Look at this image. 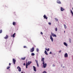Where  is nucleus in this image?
Masks as SVG:
<instances>
[{"mask_svg":"<svg viewBox=\"0 0 73 73\" xmlns=\"http://www.w3.org/2000/svg\"><path fill=\"white\" fill-rule=\"evenodd\" d=\"M39 50L38 48H37L36 49V51L37 52H38V51Z\"/></svg>","mask_w":73,"mask_h":73,"instance_id":"27","label":"nucleus"},{"mask_svg":"<svg viewBox=\"0 0 73 73\" xmlns=\"http://www.w3.org/2000/svg\"><path fill=\"white\" fill-rule=\"evenodd\" d=\"M40 34H41V35H43V33H42V32H40Z\"/></svg>","mask_w":73,"mask_h":73,"instance_id":"34","label":"nucleus"},{"mask_svg":"<svg viewBox=\"0 0 73 73\" xmlns=\"http://www.w3.org/2000/svg\"><path fill=\"white\" fill-rule=\"evenodd\" d=\"M42 64H43V66L44 68H45L46 67L47 64H46V63H45V62H42Z\"/></svg>","mask_w":73,"mask_h":73,"instance_id":"2","label":"nucleus"},{"mask_svg":"<svg viewBox=\"0 0 73 73\" xmlns=\"http://www.w3.org/2000/svg\"><path fill=\"white\" fill-rule=\"evenodd\" d=\"M23 48H27V47H26V46H23Z\"/></svg>","mask_w":73,"mask_h":73,"instance_id":"35","label":"nucleus"},{"mask_svg":"<svg viewBox=\"0 0 73 73\" xmlns=\"http://www.w3.org/2000/svg\"><path fill=\"white\" fill-rule=\"evenodd\" d=\"M64 33H65V31H64Z\"/></svg>","mask_w":73,"mask_h":73,"instance_id":"40","label":"nucleus"},{"mask_svg":"<svg viewBox=\"0 0 73 73\" xmlns=\"http://www.w3.org/2000/svg\"><path fill=\"white\" fill-rule=\"evenodd\" d=\"M50 54H52V52H50V53H49Z\"/></svg>","mask_w":73,"mask_h":73,"instance_id":"38","label":"nucleus"},{"mask_svg":"<svg viewBox=\"0 0 73 73\" xmlns=\"http://www.w3.org/2000/svg\"><path fill=\"white\" fill-rule=\"evenodd\" d=\"M17 69H18V71L19 72H21V68L19 66L17 67Z\"/></svg>","mask_w":73,"mask_h":73,"instance_id":"3","label":"nucleus"},{"mask_svg":"<svg viewBox=\"0 0 73 73\" xmlns=\"http://www.w3.org/2000/svg\"><path fill=\"white\" fill-rule=\"evenodd\" d=\"M35 55V54L34 53H31V56H34Z\"/></svg>","mask_w":73,"mask_h":73,"instance_id":"26","label":"nucleus"},{"mask_svg":"<svg viewBox=\"0 0 73 73\" xmlns=\"http://www.w3.org/2000/svg\"><path fill=\"white\" fill-rule=\"evenodd\" d=\"M72 9L73 10V7L72 8Z\"/></svg>","mask_w":73,"mask_h":73,"instance_id":"41","label":"nucleus"},{"mask_svg":"<svg viewBox=\"0 0 73 73\" xmlns=\"http://www.w3.org/2000/svg\"><path fill=\"white\" fill-rule=\"evenodd\" d=\"M44 53L45 54H46V55H48V53H47V52L46 51V50H45L44 51Z\"/></svg>","mask_w":73,"mask_h":73,"instance_id":"19","label":"nucleus"},{"mask_svg":"<svg viewBox=\"0 0 73 73\" xmlns=\"http://www.w3.org/2000/svg\"><path fill=\"white\" fill-rule=\"evenodd\" d=\"M42 73H46V71H44Z\"/></svg>","mask_w":73,"mask_h":73,"instance_id":"31","label":"nucleus"},{"mask_svg":"<svg viewBox=\"0 0 73 73\" xmlns=\"http://www.w3.org/2000/svg\"><path fill=\"white\" fill-rule=\"evenodd\" d=\"M69 41L70 42H71V40L70 39H69Z\"/></svg>","mask_w":73,"mask_h":73,"instance_id":"33","label":"nucleus"},{"mask_svg":"<svg viewBox=\"0 0 73 73\" xmlns=\"http://www.w3.org/2000/svg\"><path fill=\"white\" fill-rule=\"evenodd\" d=\"M16 35V33H14L13 35H11V37H13V38H14L15 37V35Z\"/></svg>","mask_w":73,"mask_h":73,"instance_id":"17","label":"nucleus"},{"mask_svg":"<svg viewBox=\"0 0 73 73\" xmlns=\"http://www.w3.org/2000/svg\"><path fill=\"white\" fill-rule=\"evenodd\" d=\"M8 37L9 36L8 35H7L5 37H4V38H5V39H7L8 38Z\"/></svg>","mask_w":73,"mask_h":73,"instance_id":"14","label":"nucleus"},{"mask_svg":"<svg viewBox=\"0 0 73 73\" xmlns=\"http://www.w3.org/2000/svg\"><path fill=\"white\" fill-rule=\"evenodd\" d=\"M34 50H35V48H34V47H33L31 50V52H33Z\"/></svg>","mask_w":73,"mask_h":73,"instance_id":"6","label":"nucleus"},{"mask_svg":"<svg viewBox=\"0 0 73 73\" xmlns=\"http://www.w3.org/2000/svg\"><path fill=\"white\" fill-rule=\"evenodd\" d=\"M64 56L65 57H68V54H67V53H65L64 54Z\"/></svg>","mask_w":73,"mask_h":73,"instance_id":"8","label":"nucleus"},{"mask_svg":"<svg viewBox=\"0 0 73 73\" xmlns=\"http://www.w3.org/2000/svg\"><path fill=\"white\" fill-rule=\"evenodd\" d=\"M55 19L56 21H58V19H57V18H55Z\"/></svg>","mask_w":73,"mask_h":73,"instance_id":"24","label":"nucleus"},{"mask_svg":"<svg viewBox=\"0 0 73 73\" xmlns=\"http://www.w3.org/2000/svg\"><path fill=\"white\" fill-rule=\"evenodd\" d=\"M25 59V57L21 58V60H24Z\"/></svg>","mask_w":73,"mask_h":73,"instance_id":"21","label":"nucleus"},{"mask_svg":"<svg viewBox=\"0 0 73 73\" xmlns=\"http://www.w3.org/2000/svg\"><path fill=\"white\" fill-rule=\"evenodd\" d=\"M2 33V30H0V33Z\"/></svg>","mask_w":73,"mask_h":73,"instance_id":"29","label":"nucleus"},{"mask_svg":"<svg viewBox=\"0 0 73 73\" xmlns=\"http://www.w3.org/2000/svg\"><path fill=\"white\" fill-rule=\"evenodd\" d=\"M23 65H24V66H25V63H23Z\"/></svg>","mask_w":73,"mask_h":73,"instance_id":"37","label":"nucleus"},{"mask_svg":"<svg viewBox=\"0 0 73 73\" xmlns=\"http://www.w3.org/2000/svg\"><path fill=\"white\" fill-rule=\"evenodd\" d=\"M64 27L65 29H66V25H64Z\"/></svg>","mask_w":73,"mask_h":73,"instance_id":"23","label":"nucleus"},{"mask_svg":"<svg viewBox=\"0 0 73 73\" xmlns=\"http://www.w3.org/2000/svg\"><path fill=\"white\" fill-rule=\"evenodd\" d=\"M53 66H55V65H54V64H53Z\"/></svg>","mask_w":73,"mask_h":73,"instance_id":"39","label":"nucleus"},{"mask_svg":"<svg viewBox=\"0 0 73 73\" xmlns=\"http://www.w3.org/2000/svg\"><path fill=\"white\" fill-rule=\"evenodd\" d=\"M50 39H51L52 41H53V38L52 36V35L50 36Z\"/></svg>","mask_w":73,"mask_h":73,"instance_id":"12","label":"nucleus"},{"mask_svg":"<svg viewBox=\"0 0 73 73\" xmlns=\"http://www.w3.org/2000/svg\"><path fill=\"white\" fill-rule=\"evenodd\" d=\"M55 31H57V28H56L55 29Z\"/></svg>","mask_w":73,"mask_h":73,"instance_id":"28","label":"nucleus"},{"mask_svg":"<svg viewBox=\"0 0 73 73\" xmlns=\"http://www.w3.org/2000/svg\"><path fill=\"white\" fill-rule=\"evenodd\" d=\"M51 34L53 37H56V35L54 34V33H51Z\"/></svg>","mask_w":73,"mask_h":73,"instance_id":"4","label":"nucleus"},{"mask_svg":"<svg viewBox=\"0 0 73 73\" xmlns=\"http://www.w3.org/2000/svg\"><path fill=\"white\" fill-rule=\"evenodd\" d=\"M43 17H44V19H48V17L46 16L45 15H44V16H43Z\"/></svg>","mask_w":73,"mask_h":73,"instance_id":"11","label":"nucleus"},{"mask_svg":"<svg viewBox=\"0 0 73 73\" xmlns=\"http://www.w3.org/2000/svg\"><path fill=\"white\" fill-rule=\"evenodd\" d=\"M45 50H47V52H48V51H49V48H48V49H47V48H45Z\"/></svg>","mask_w":73,"mask_h":73,"instance_id":"20","label":"nucleus"},{"mask_svg":"<svg viewBox=\"0 0 73 73\" xmlns=\"http://www.w3.org/2000/svg\"><path fill=\"white\" fill-rule=\"evenodd\" d=\"M35 62H36V63L37 66L38 67V66H39L38 65V61H37V60H35Z\"/></svg>","mask_w":73,"mask_h":73,"instance_id":"7","label":"nucleus"},{"mask_svg":"<svg viewBox=\"0 0 73 73\" xmlns=\"http://www.w3.org/2000/svg\"><path fill=\"white\" fill-rule=\"evenodd\" d=\"M33 67L34 69V70L35 71V72H36V67L34 66H33Z\"/></svg>","mask_w":73,"mask_h":73,"instance_id":"13","label":"nucleus"},{"mask_svg":"<svg viewBox=\"0 0 73 73\" xmlns=\"http://www.w3.org/2000/svg\"><path fill=\"white\" fill-rule=\"evenodd\" d=\"M57 3H58V4H61V2L59 0H57Z\"/></svg>","mask_w":73,"mask_h":73,"instance_id":"10","label":"nucleus"},{"mask_svg":"<svg viewBox=\"0 0 73 73\" xmlns=\"http://www.w3.org/2000/svg\"><path fill=\"white\" fill-rule=\"evenodd\" d=\"M11 65V63H9V66H10V65Z\"/></svg>","mask_w":73,"mask_h":73,"instance_id":"36","label":"nucleus"},{"mask_svg":"<svg viewBox=\"0 0 73 73\" xmlns=\"http://www.w3.org/2000/svg\"><path fill=\"white\" fill-rule=\"evenodd\" d=\"M59 53H61V50H60L59 51Z\"/></svg>","mask_w":73,"mask_h":73,"instance_id":"32","label":"nucleus"},{"mask_svg":"<svg viewBox=\"0 0 73 73\" xmlns=\"http://www.w3.org/2000/svg\"><path fill=\"white\" fill-rule=\"evenodd\" d=\"M10 67H10V66H8L7 68V69H9V68H10Z\"/></svg>","mask_w":73,"mask_h":73,"instance_id":"25","label":"nucleus"},{"mask_svg":"<svg viewBox=\"0 0 73 73\" xmlns=\"http://www.w3.org/2000/svg\"><path fill=\"white\" fill-rule=\"evenodd\" d=\"M32 63V62H30V61H29L28 62V63H27L26 66V68H28V65H29L30 64H31Z\"/></svg>","mask_w":73,"mask_h":73,"instance_id":"1","label":"nucleus"},{"mask_svg":"<svg viewBox=\"0 0 73 73\" xmlns=\"http://www.w3.org/2000/svg\"><path fill=\"white\" fill-rule=\"evenodd\" d=\"M48 24L50 25H51V23L50 22L48 23Z\"/></svg>","mask_w":73,"mask_h":73,"instance_id":"30","label":"nucleus"},{"mask_svg":"<svg viewBox=\"0 0 73 73\" xmlns=\"http://www.w3.org/2000/svg\"><path fill=\"white\" fill-rule=\"evenodd\" d=\"M70 12L71 13H72V16H73V11H72V10H70Z\"/></svg>","mask_w":73,"mask_h":73,"instance_id":"22","label":"nucleus"},{"mask_svg":"<svg viewBox=\"0 0 73 73\" xmlns=\"http://www.w3.org/2000/svg\"><path fill=\"white\" fill-rule=\"evenodd\" d=\"M44 58H42V59L41 60V61H42L43 62H45L44 61Z\"/></svg>","mask_w":73,"mask_h":73,"instance_id":"15","label":"nucleus"},{"mask_svg":"<svg viewBox=\"0 0 73 73\" xmlns=\"http://www.w3.org/2000/svg\"><path fill=\"white\" fill-rule=\"evenodd\" d=\"M60 10L61 11H65V9H64L62 7H61L60 8Z\"/></svg>","mask_w":73,"mask_h":73,"instance_id":"9","label":"nucleus"},{"mask_svg":"<svg viewBox=\"0 0 73 73\" xmlns=\"http://www.w3.org/2000/svg\"><path fill=\"white\" fill-rule=\"evenodd\" d=\"M64 44L65 45V46H68V44H67L65 42H64Z\"/></svg>","mask_w":73,"mask_h":73,"instance_id":"18","label":"nucleus"},{"mask_svg":"<svg viewBox=\"0 0 73 73\" xmlns=\"http://www.w3.org/2000/svg\"><path fill=\"white\" fill-rule=\"evenodd\" d=\"M13 62L14 64H15L16 63V60L14 59H13Z\"/></svg>","mask_w":73,"mask_h":73,"instance_id":"5","label":"nucleus"},{"mask_svg":"<svg viewBox=\"0 0 73 73\" xmlns=\"http://www.w3.org/2000/svg\"><path fill=\"white\" fill-rule=\"evenodd\" d=\"M13 25H16V23L15 22H13Z\"/></svg>","mask_w":73,"mask_h":73,"instance_id":"16","label":"nucleus"}]
</instances>
